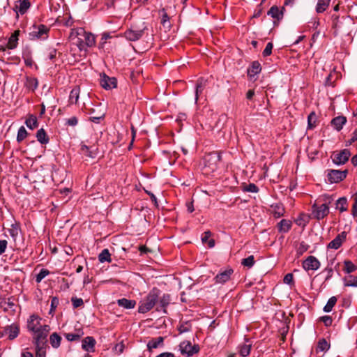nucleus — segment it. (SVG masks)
Returning <instances> with one entry per match:
<instances>
[{
	"instance_id": "49",
	"label": "nucleus",
	"mask_w": 357,
	"mask_h": 357,
	"mask_svg": "<svg viewBox=\"0 0 357 357\" xmlns=\"http://www.w3.org/2000/svg\"><path fill=\"white\" fill-rule=\"evenodd\" d=\"M242 188L243 192L255 193L259 192V188L255 183H249L248 185H243Z\"/></svg>"
},
{
	"instance_id": "10",
	"label": "nucleus",
	"mask_w": 357,
	"mask_h": 357,
	"mask_svg": "<svg viewBox=\"0 0 357 357\" xmlns=\"http://www.w3.org/2000/svg\"><path fill=\"white\" fill-rule=\"evenodd\" d=\"M100 84L103 89L110 90L116 87L117 81L114 77H109L105 73H101L100 75Z\"/></svg>"
},
{
	"instance_id": "51",
	"label": "nucleus",
	"mask_w": 357,
	"mask_h": 357,
	"mask_svg": "<svg viewBox=\"0 0 357 357\" xmlns=\"http://www.w3.org/2000/svg\"><path fill=\"white\" fill-rule=\"evenodd\" d=\"M50 274V271L47 269L43 268L36 276V282L39 283L42 281L43 278H45L47 275Z\"/></svg>"
},
{
	"instance_id": "8",
	"label": "nucleus",
	"mask_w": 357,
	"mask_h": 357,
	"mask_svg": "<svg viewBox=\"0 0 357 357\" xmlns=\"http://www.w3.org/2000/svg\"><path fill=\"white\" fill-rule=\"evenodd\" d=\"M350 155L349 150L343 149L339 152H334L332 155V160L336 165H344L348 161Z\"/></svg>"
},
{
	"instance_id": "34",
	"label": "nucleus",
	"mask_w": 357,
	"mask_h": 357,
	"mask_svg": "<svg viewBox=\"0 0 357 357\" xmlns=\"http://www.w3.org/2000/svg\"><path fill=\"white\" fill-rule=\"evenodd\" d=\"M25 124L31 130L36 128L38 126L36 116L33 114L29 115L25 121Z\"/></svg>"
},
{
	"instance_id": "29",
	"label": "nucleus",
	"mask_w": 357,
	"mask_h": 357,
	"mask_svg": "<svg viewBox=\"0 0 357 357\" xmlns=\"http://www.w3.org/2000/svg\"><path fill=\"white\" fill-rule=\"evenodd\" d=\"M36 137L41 144H47L50 142V138L43 128H40L37 131Z\"/></svg>"
},
{
	"instance_id": "44",
	"label": "nucleus",
	"mask_w": 357,
	"mask_h": 357,
	"mask_svg": "<svg viewBox=\"0 0 357 357\" xmlns=\"http://www.w3.org/2000/svg\"><path fill=\"white\" fill-rule=\"evenodd\" d=\"M317 122V115L312 112H311L307 117V126L309 129H313L316 126Z\"/></svg>"
},
{
	"instance_id": "36",
	"label": "nucleus",
	"mask_w": 357,
	"mask_h": 357,
	"mask_svg": "<svg viewBox=\"0 0 357 357\" xmlns=\"http://www.w3.org/2000/svg\"><path fill=\"white\" fill-rule=\"evenodd\" d=\"M331 0H318L316 11L318 13H324L330 4Z\"/></svg>"
},
{
	"instance_id": "41",
	"label": "nucleus",
	"mask_w": 357,
	"mask_h": 357,
	"mask_svg": "<svg viewBox=\"0 0 357 357\" xmlns=\"http://www.w3.org/2000/svg\"><path fill=\"white\" fill-rule=\"evenodd\" d=\"M38 85V82L36 78L28 77L26 79V86L29 89H30L31 91H34L35 89H37Z\"/></svg>"
},
{
	"instance_id": "5",
	"label": "nucleus",
	"mask_w": 357,
	"mask_h": 357,
	"mask_svg": "<svg viewBox=\"0 0 357 357\" xmlns=\"http://www.w3.org/2000/svg\"><path fill=\"white\" fill-rule=\"evenodd\" d=\"M30 29V40H45L48 38L50 28L45 24L35 23Z\"/></svg>"
},
{
	"instance_id": "16",
	"label": "nucleus",
	"mask_w": 357,
	"mask_h": 357,
	"mask_svg": "<svg viewBox=\"0 0 357 357\" xmlns=\"http://www.w3.org/2000/svg\"><path fill=\"white\" fill-rule=\"evenodd\" d=\"M346 238L347 233L345 231H342L328 243V248L335 250L338 249L342 245V243L346 240Z\"/></svg>"
},
{
	"instance_id": "15",
	"label": "nucleus",
	"mask_w": 357,
	"mask_h": 357,
	"mask_svg": "<svg viewBox=\"0 0 357 357\" xmlns=\"http://www.w3.org/2000/svg\"><path fill=\"white\" fill-rule=\"evenodd\" d=\"M96 340L92 336H87L82 340V349L88 353L95 351Z\"/></svg>"
},
{
	"instance_id": "2",
	"label": "nucleus",
	"mask_w": 357,
	"mask_h": 357,
	"mask_svg": "<svg viewBox=\"0 0 357 357\" xmlns=\"http://www.w3.org/2000/svg\"><path fill=\"white\" fill-rule=\"evenodd\" d=\"M50 331V326H43L39 332L33 333V344L36 347V357H45L47 337Z\"/></svg>"
},
{
	"instance_id": "38",
	"label": "nucleus",
	"mask_w": 357,
	"mask_h": 357,
	"mask_svg": "<svg viewBox=\"0 0 357 357\" xmlns=\"http://www.w3.org/2000/svg\"><path fill=\"white\" fill-rule=\"evenodd\" d=\"M98 260L101 263L104 262H111V255L108 250V249H104L98 255Z\"/></svg>"
},
{
	"instance_id": "57",
	"label": "nucleus",
	"mask_w": 357,
	"mask_h": 357,
	"mask_svg": "<svg viewBox=\"0 0 357 357\" xmlns=\"http://www.w3.org/2000/svg\"><path fill=\"white\" fill-rule=\"evenodd\" d=\"M190 325L188 322H185L184 324H181V326L178 328V331L180 333H183L190 331Z\"/></svg>"
},
{
	"instance_id": "26",
	"label": "nucleus",
	"mask_w": 357,
	"mask_h": 357,
	"mask_svg": "<svg viewBox=\"0 0 357 357\" xmlns=\"http://www.w3.org/2000/svg\"><path fill=\"white\" fill-rule=\"evenodd\" d=\"M335 209L338 210L340 213L347 211L348 209L347 199L345 197H340L335 202Z\"/></svg>"
},
{
	"instance_id": "31",
	"label": "nucleus",
	"mask_w": 357,
	"mask_h": 357,
	"mask_svg": "<svg viewBox=\"0 0 357 357\" xmlns=\"http://www.w3.org/2000/svg\"><path fill=\"white\" fill-rule=\"evenodd\" d=\"M83 335H84L83 330L80 328V329L76 330L75 333H66L65 337L68 341L73 342V341H77V340H80V338L83 336Z\"/></svg>"
},
{
	"instance_id": "48",
	"label": "nucleus",
	"mask_w": 357,
	"mask_h": 357,
	"mask_svg": "<svg viewBox=\"0 0 357 357\" xmlns=\"http://www.w3.org/2000/svg\"><path fill=\"white\" fill-rule=\"evenodd\" d=\"M22 58H23L24 63L26 66L32 67L34 62L32 59L30 52H23Z\"/></svg>"
},
{
	"instance_id": "4",
	"label": "nucleus",
	"mask_w": 357,
	"mask_h": 357,
	"mask_svg": "<svg viewBox=\"0 0 357 357\" xmlns=\"http://www.w3.org/2000/svg\"><path fill=\"white\" fill-rule=\"evenodd\" d=\"M77 39L76 45L79 50H86V47H91L96 44V38L93 34L85 31L84 29H79L77 31Z\"/></svg>"
},
{
	"instance_id": "11",
	"label": "nucleus",
	"mask_w": 357,
	"mask_h": 357,
	"mask_svg": "<svg viewBox=\"0 0 357 357\" xmlns=\"http://www.w3.org/2000/svg\"><path fill=\"white\" fill-rule=\"evenodd\" d=\"M180 351L182 354H185L187 356H191L197 353L199 350L198 345H192L189 341H183L180 345Z\"/></svg>"
},
{
	"instance_id": "53",
	"label": "nucleus",
	"mask_w": 357,
	"mask_h": 357,
	"mask_svg": "<svg viewBox=\"0 0 357 357\" xmlns=\"http://www.w3.org/2000/svg\"><path fill=\"white\" fill-rule=\"evenodd\" d=\"M71 302L74 308H77L84 305L83 299L81 298L72 297Z\"/></svg>"
},
{
	"instance_id": "58",
	"label": "nucleus",
	"mask_w": 357,
	"mask_h": 357,
	"mask_svg": "<svg viewBox=\"0 0 357 357\" xmlns=\"http://www.w3.org/2000/svg\"><path fill=\"white\" fill-rule=\"evenodd\" d=\"M283 281L285 284H291L294 282V275L292 273H287L284 277Z\"/></svg>"
},
{
	"instance_id": "27",
	"label": "nucleus",
	"mask_w": 357,
	"mask_h": 357,
	"mask_svg": "<svg viewBox=\"0 0 357 357\" xmlns=\"http://www.w3.org/2000/svg\"><path fill=\"white\" fill-rule=\"evenodd\" d=\"M335 199L334 195L324 194L319 197L317 202H320L321 205H325L329 207Z\"/></svg>"
},
{
	"instance_id": "59",
	"label": "nucleus",
	"mask_w": 357,
	"mask_h": 357,
	"mask_svg": "<svg viewBox=\"0 0 357 357\" xmlns=\"http://www.w3.org/2000/svg\"><path fill=\"white\" fill-rule=\"evenodd\" d=\"M56 53H57V51L55 48H50L49 50L47 58L51 61H54L56 59Z\"/></svg>"
},
{
	"instance_id": "25",
	"label": "nucleus",
	"mask_w": 357,
	"mask_h": 357,
	"mask_svg": "<svg viewBox=\"0 0 357 357\" xmlns=\"http://www.w3.org/2000/svg\"><path fill=\"white\" fill-rule=\"evenodd\" d=\"M207 80L203 77L197 79L195 88V101L197 102L199 98V96L202 93L204 88L206 86Z\"/></svg>"
},
{
	"instance_id": "54",
	"label": "nucleus",
	"mask_w": 357,
	"mask_h": 357,
	"mask_svg": "<svg viewBox=\"0 0 357 357\" xmlns=\"http://www.w3.org/2000/svg\"><path fill=\"white\" fill-rule=\"evenodd\" d=\"M273 47V44L272 43H268L265 49L262 52L263 56L266 57L271 54L272 50Z\"/></svg>"
},
{
	"instance_id": "40",
	"label": "nucleus",
	"mask_w": 357,
	"mask_h": 357,
	"mask_svg": "<svg viewBox=\"0 0 357 357\" xmlns=\"http://www.w3.org/2000/svg\"><path fill=\"white\" fill-rule=\"evenodd\" d=\"M330 344L326 340V339L322 338L319 340L317 347V351H326L329 349Z\"/></svg>"
},
{
	"instance_id": "28",
	"label": "nucleus",
	"mask_w": 357,
	"mask_h": 357,
	"mask_svg": "<svg viewBox=\"0 0 357 357\" xmlns=\"http://www.w3.org/2000/svg\"><path fill=\"white\" fill-rule=\"evenodd\" d=\"M117 304L125 309H133L136 305V301L123 298L117 300Z\"/></svg>"
},
{
	"instance_id": "1",
	"label": "nucleus",
	"mask_w": 357,
	"mask_h": 357,
	"mask_svg": "<svg viewBox=\"0 0 357 357\" xmlns=\"http://www.w3.org/2000/svg\"><path fill=\"white\" fill-rule=\"evenodd\" d=\"M170 302L171 296L169 294H162L159 289L154 287L139 303L138 312L144 314L155 307L157 312L167 314V307Z\"/></svg>"
},
{
	"instance_id": "19",
	"label": "nucleus",
	"mask_w": 357,
	"mask_h": 357,
	"mask_svg": "<svg viewBox=\"0 0 357 357\" xmlns=\"http://www.w3.org/2000/svg\"><path fill=\"white\" fill-rule=\"evenodd\" d=\"M284 10V7L280 9L277 6H273L268 11L267 15L279 21L282 19Z\"/></svg>"
},
{
	"instance_id": "30",
	"label": "nucleus",
	"mask_w": 357,
	"mask_h": 357,
	"mask_svg": "<svg viewBox=\"0 0 357 357\" xmlns=\"http://www.w3.org/2000/svg\"><path fill=\"white\" fill-rule=\"evenodd\" d=\"M80 93V89L79 86L74 87L69 96V103L70 104H77L79 100Z\"/></svg>"
},
{
	"instance_id": "35",
	"label": "nucleus",
	"mask_w": 357,
	"mask_h": 357,
	"mask_svg": "<svg viewBox=\"0 0 357 357\" xmlns=\"http://www.w3.org/2000/svg\"><path fill=\"white\" fill-rule=\"evenodd\" d=\"M212 234L210 231H206L202 236V241L204 243H208V246L211 248L215 245V241L213 239H209Z\"/></svg>"
},
{
	"instance_id": "18",
	"label": "nucleus",
	"mask_w": 357,
	"mask_h": 357,
	"mask_svg": "<svg viewBox=\"0 0 357 357\" xmlns=\"http://www.w3.org/2000/svg\"><path fill=\"white\" fill-rule=\"evenodd\" d=\"M233 270L231 268H229L225 270L222 272L218 273L214 278L215 283L224 284L227 282L230 278L231 274L233 273Z\"/></svg>"
},
{
	"instance_id": "32",
	"label": "nucleus",
	"mask_w": 357,
	"mask_h": 357,
	"mask_svg": "<svg viewBox=\"0 0 357 357\" xmlns=\"http://www.w3.org/2000/svg\"><path fill=\"white\" fill-rule=\"evenodd\" d=\"M20 35V31L16 30L14 33L10 36L8 43V47L9 49H14L17 47L18 36Z\"/></svg>"
},
{
	"instance_id": "56",
	"label": "nucleus",
	"mask_w": 357,
	"mask_h": 357,
	"mask_svg": "<svg viewBox=\"0 0 357 357\" xmlns=\"http://www.w3.org/2000/svg\"><path fill=\"white\" fill-rule=\"evenodd\" d=\"M161 24L167 28L170 27L169 17L166 13H164L162 16Z\"/></svg>"
},
{
	"instance_id": "43",
	"label": "nucleus",
	"mask_w": 357,
	"mask_h": 357,
	"mask_svg": "<svg viewBox=\"0 0 357 357\" xmlns=\"http://www.w3.org/2000/svg\"><path fill=\"white\" fill-rule=\"evenodd\" d=\"M336 303H337V298L335 296L331 297L328 299L326 305L324 307V312H330L331 311H332L333 307L336 304Z\"/></svg>"
},
{
	"instance_id": "7",
	"label": "nucleus",
	"mask_w": 357,
	"mask_h": 357,
	"mask_svg": "<svg viewBox=\"0 0 357 357\" xmlns=\"http://www.w3.org/2000/svg\"><path fill=\"white\" fill-rule=\"evenodd\" d=\"M329 207L325 205L314 203L312 206V216L314 219L320 220L329 214Z\"/></svg>"
},
{
	"instance_id": "63",
	"label": "nucleus",
	"mask_w": 357,
	"mask_h": 357,
	"mask_svg": "<svg viewBox=\"0 0 357 357\" xmlns=\"http://www.w3.org/2000/svg\"><path fill=\"white\" fill-rule=\"evenodd\" d=\"M263 12V8L261 6V4L259 5L258 8L255 10V13L253 14V17L257 18L261 16Z\"/></svg>"
},
{
	"instance_id": "17",
	"label": "nucleus",
	"mask_w": 357,
	"mask_h": 357,
	"mask_svg": "<svg viewBox=\"0 0 357 357\" xmlns=\"http://www.w3.org/2000/svg\"><path fill=\"white\" fill-rule=\"evenodd\" d=\"M204 160L206 165L211 167V169L214 170L216 168L217 162L220 160V155L215 153H209L206 155Z\"/></svg>"
},
{
	"instance_id": "20",
	"label": "nucleus",
	"mask_w": 357,
	"mask_h": 357,
	"mask_svg": "<svg viewBox=\"0 0 357 357\" xmlns=\"http://www.w3.org/2000/svg\"><path fill=\"white\" fill-rule=\"evenodd\" d=\"M164 344V337L162 336L152 338L147 343V349L149 351L152 349L162 347Z\"/></svg>"
},
{
	"instance_id": "46",
	"label": "nucleus",
	"mask_w": 357,
	"mask_h": 357,
	"mask_svg": "<svg viewBox=\"0 0 357 357\" xmlns=\"http://www.w3.org/2000/svg\"><path fill=\"white\" fill-rule=\"evenodd\" d=\"M255 263V257L253 255H250L247 258L243 259L241 261V264L243 266L251 268L254 266Z\"/></svg>"
},
{
	"instance_id": "55",
	"label": "nucleus",
	"mask_w": 357,
	"mask_h": 357,
	"mask_svg": "<svg viewBox=\"0 0 357 357\" xmlns=\"http://www.w3.org/2000/svg\"><path fill=\"white\" fill-rule=\"evenodd\" d=\"M59 304V300L57 297H53L51 300V308L50 310V314H52L55 309L57 307V306Z\"/></svg>"
},
{
	"instance_id": "64",
	"label": "nucleus",
	"mask_w": 357,
	"mask_h": 357,
	"mask_svg": "<svg viewBox=\"0 0 357 357\" xmlns=\"http://www.w3.org/2000/svg\"><path fill=\"white\" fill-rule=\"evenodd\" d=\"M155 357H175V356L172 352H163L156 356Z\"/></svg>"
},
{
	"instance_id": "14",
	"label": "nucleus",
	"mask_w": 357,
	"mask_h": 357,
	"mask_svg": "<svg viewBox=\"0 0 357 357\" xmlns=\"http://www.w3.org/2000/svg\"><path fill=\"white\" fill-rule=\"evenodd\" d=\"M31 6L29 0H19L15 1L13 10L16 13V17H18L19 14H24Z\"/></svg>"
},
{
	"instance_id": "21",
	"label": "nucleus",
	"mask_w": 357,
	"mask_h": 357,
	"mask_svg": "<svg viewBox=\"0 0 357 357\" xmlns=\"http://www.w3.org/2000/svg\"><path fill=\"white\" fill-rule=\"evenodd\" d=\"M271 213L275 218H279L284 215L285 209L282 204L278 203L271 206Z\"/></svg>"
},
{
	"instance_id": "47",
	"label": "nucleus",
	"mask_w": 357,
	"mask_h": 357,
	"mask_svg": "<svg viewBox=\"0 0 357 357\" xmlns=\"http://www.w3.org/2000/svg\"><path fill=\"white\" fill-rule=\"evenodd\" d=\"M20 230V229L17 224H13L11 225V228L8 229V232L14 241H15L17 236H18Z\"/></svg>"
},
{
	"instance_id": "50",
	"label": "nucleus",
	"mask_w": 357,
	"mask_h": 357,
	"mask_svg": "<svg viewBox=\"0 0 357 357\" xmlns=\"http://www.w3.org/2000/svg\"><path fill=\"white\" fill-rule=\"evenodd\" d=\"M344 285L347 287H357V276L349 275V278L345 280Z\"/></svg>"
},
{
	"instance_id": "22",
	"label": "nucleus",
	"mask_w": 357,
	"mask_h": 357,
	"mask_svg": "<svg viewBox=\"0 0 357 357\" xmlns=\"http://www.w3.org/2000/svg\"><path fill=\"white\" fill-rule=\"evenodd\" d=\"M292 222L289 220L282 219L278 223V229L280 233H287L291 228Z\"/></svg>"
},
{
	"instance_id": "39",
	"label": "nucleus",
	"mask_w": 357,
	"mask_h": 357,
	"mask_svg": "<svg viewBox=\"0 0 357 357\" xmlns=\"http://www.w3.org/2000/svg\"><path fill=\"white\" fill-rule=\"evenodd\" d=\"M249 342V340H246V343L242 344L241 347H240V354L243 356V357H246L248 356L250 353V350H251V347H252V344L251 343H248Z\"/></svg>"
},
{
	"instance_id": "52",
	"label": "nucleus",
	"mask_w": 357,
	"mask_h": 357,
	"mask_svg": "<svg viewBox=\"0 0 357 357\" xmlns=\"http://www.w3.org/2000/svg\"><path fill=\"white\" fill-rule=\"evenodd\" d=\"M354 203L352 204L351 215L356 218L357 217V192L351 197Z\"/></svg>"
},
{
	"instance_id": "33",
	"label": "nucleus",
	"mask_w": 357,
	"mask_h": 357,
	"mask_svg": "<svg viewBox=\"0 0 357 357\" xmlns=\"http://www.w3.org/2000/svg\"><path fill=\"white\" fill-rule=\"evenodd\" d=\"M61 337L57 333H53L50 335V342L53 348L59 347L61 342Z\"/></svg>"
},
{
	"instance_id": "13",
	"label": "nucleus",
	"mask_w": 357,
	"mask_h": 357,
	"mask_svg": "<svg viewBox=\"0 0 357 357\" xmlns=\"http://www.w3.org/2000/svg\"><path fill=\"white\" fill-rule=\"evenodd\" d=\"M305 271H316L320 267L319 261L314 256L307 257L303 262Z\"/></svg>"
},
{
	"instance_id": "6",
	"label": "nucleus",
	"mask_w": 357,
	"mask_h": 357,
	"mask_svg": "<svg viewBox=\"0 0 357 357\" xmlns=\"http://www.w3.org/2000/svg\"><path fill=\"white\" fill-rule=\"evenodd\" d=\"M42 318L37 314H31L27 319V329L29 332L33 333L39 332L43 326H48L47 324H43L41 323Z\"/></svg>"
},
{
	"instance_id": "42",
	"label": "nucleus",
	"mask_w": 357,
	"mask_h": 357,
	"mask_svg": "<svg viewBox=\"0 0 357 357\" xmlns=\"http://www.w3.org/2000/svg\"><path fill=\"white\" fill-rule=\"evenodd\" d=\"M344 271L347 273H351L354 272L357 269V266L354 265L352 261L349 260H345L344 261Z\"/></svg>"
},
{
	"instance_id": "12",
	"label": "nucleus",
	"mask_w": 357,
	"mask_h": 357,
	"mask_svg": "<svg viewBox=\"0 0 357 357\" xmlns=\"http://www.w3.org/2000/svg\"><path fill=\"white\" fill-rule=\"evenodd\" d=\"M20 333V327L17 324H13L4 327L1 332V335H7L8 339L12 340L15 339Z\"/></svg>"
},
{
	"instance_id": "24",
	"label": "nucleus",
	"mask_w": 357,
	"mask_h": 357,
	"mask_svg": "<svg viewBox=\"0 0 357 357\" xmlns=\"http://www.w3.org/2000/svg\"><path fill=\"white\" fill-rule=\"evenodd\" d=\"M261 70V67L258 61H253L251 66L248 69V76L252 79Z\"/></svg>"
},
{
	"instance_id": "37",
	"label": "nucleus",
	"mask_w": 357,
	"mask_h": 357,
	"mask_svg": "<svg viewBox=\"0 0 357 357\" xmlns=\"http://www.w3.org/2000/svg\"><path fill=\"white\" fill-rule=\"evenodd\" d=\"M81 152L84 155L95 158L97 155V153L95 151L91 150V148L86 144H81Z\"/></svg>"
},
{
	"instance_id": "23",
	"label": "nucleus",
	"mask_w": 357,
	"mask_h": 357,
	"mask_svg": "<svg viewBox=\"0 0 357 357\" xmlns=\"http://www.w3.org/2000/svg\"><path fill=\"white\" fill-rule=\"evenodd\" d=\"M347 123V118L343 116H338L331 121V125L333 128L340 131L342 129L343 126Z\"/></svg>"
},
{
	"instance_id": "60",
	"label": "nucleus",
	"mask_w": 357,
	"mask_h": 357,
	"mask_svg": "<svg viewBox=\"0 0 357 357\" xmlns=\"http://www.w3.org/2000/svg\"><path fill=\"white\" fill-rule=\"evenodd\" d=\"M321 320L324 322L326 326H330L333 322L332 318L329 316H324L321 317Z\"/></svg>"
},
{
	"instance_id": "3",
	"label": "nucleus",
	"mask_w": 357,
	"mask_h": 357,
	"mask_svg": "<svg viewBox=\"0 0 357 357\" xmlns=\"http://www.w3.org/2000/svg\"><path fill=\"white\" fill-rule=\"evenodd\" d=\"M148 29L145 22L131 24L123 33L124 37L129 41L135 42L140 40Z\"/></svg>"
},
{
	"instance_id": "45",
	"label": "nucleus",
	"mask_w": 357,
	"mask_h": 357,
	"mask_svg": "<svg viewBox=\"0 0 357 357\" xmlns=\"http://www.w3.org/2000/svg\"><path fill=\"white\" fill-rule=\"evenodd\" d=\"M28 135V132L26 130L24 126H21L18 131L17 135V142H22Z\"/></svg>"
},
{
	"instance_id": "62",
	"label": "nucleus",
	"mask_w": 357,
	"mask_h": 357,
	"mask_svg": "<svg viewBox=\"0 0 357 357\" xmlns=\"http://www.w3.org/2000/svg\"><path fill=\"white\" fill-rule=\"evenodd\" d=\"M7 245L8 242L6 240H0V255L5 252Z\"/></svg>"
},
{
	"instance_id": "61",
	"label": "nucleus",
	"mask_w": 357,
	"mask_h": 357,
	"mask_svg": "<svg viewBox=\"0 0 357 357\" xmlns=\"http://www.w3.org/2000/svg\"><path fill=\"white\" fill-rule=\"evenodd\" d=\"M78 123V119L76 116H72L67 119L66 124L70 126H75Z\"/></svg>"
},
{
	"instance_id": "9",
	"label": "nucleus",
	"mask_w": 357,
	"mask_h": 357,
	"mask_svg": "<svg viewBox=\"0 0 357 357\" xmlns=\"http://www.w3.org/2000/svg\"><path fill=\"white\" fill-rule=\"evenodd\" d=\"M347 175V170L341 171L336 169L328 170L327 178L330 183H339L343 181Z\"/></svg>"
}]
</instances>
